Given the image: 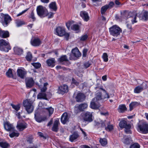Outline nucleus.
Masks as SVG:
<instances>
[{
  "instance_id": "f257e3e1",
  "label": "nucleus",
  "mask_w": 148,
  "mask_h": 148,
  "mask_svg": "<svg viewBox=\"0 0 148 148\" xmlns=\"http://www.w3.org/2000/svg\"><path fill=\"white\" fill-rule=\"evenodd\" d=\"M33 101L30 99H27L23 102V106L28 114L32 113L34 110Z\"/></svg>"
},
{
  "instance_id": "f03ea898",
  "label": "nucleus",
  "mask_w": 148,
  "mask_h": 148,
  "mask_svg": "<svg viewBox=\"0 0 148 148\" xmlns=\"http://www.w3.org/2000/svg\"><path fill=\"white\" fill-rule=\"evenodd\" d=\"M92 113L89 112H86L81 114L80 115V120L83 122H87L88 123L91 122L93 121L92 118Z\"/></svg>"
},
{
  "instance_id": "7ed1b4c3",
  "label": "nucleus",
  "mask_w": 148,
  "mask_h": 148,
  "mask_svg": "<svg viewBox=\"0 0 148 148\" xmlns=\"http://www.w3.org/2000/svg\"><path fill=\"white\" fill-rule=\"evenodd\" d=\"M109 31L111 35L116 37L119 35L122 32V29L116 25H113L110 27Z\"/></svg>"
},
{
  "instance_id": "20e7f679",
  "label": "nucleus",
  "mask_w": 148,
  "mask_h": 148,
  "mask_svg": "<svg viewBox=\"0 0 148 148\" xmlns=\"http://www.w3.org/2000/svg\"><path fill=\"white\" fill-rule=\"evenodd\" d=\"M37 14L41 18L47 16L48 15V11L45 7L42 5L38 6L36 8Z\"/></svg>"
},
{
  "instance_id": "39448f33",
  "label": "nucleus",
  "mask_w": 148,
  "mask_h": 148,
  "mask_svg": "<svg viewBox=\"0 0 148 148\" xmlns=\"http://www.w3.org/2000/svg\"><path fill=\"white\" fill-rule=\"evenodd\" d=\"M11 49V47L8 42L5 40H0V50L5 52H8Z\"/></svg>"
},
{
  "instance_id": "423d86ee",
  "label": "nucleus",
  "mask_w": 148,
  "mask_h": 148,
  "mask_svg": "<svg viewBox=\"0 0 148 148\" xmlns=\"http://www.w3.org/2000/svg\"><path fill=\"white\" fill-rule=\"evenodd\" d=\"M12 20L11 17L8 14H3L0 17V22L5 27L7 26Z\"/></svg>"
},
{
  "instance_id": "0eeeda50",
  "label": "nucleus",
  "mask_w": 148,
  "mask_h": 148,
  "mask_svg": "<svg viewBox=\"0 0 148 148\" xmlns=\"http://www.w3.org/2000/svg\"><path fill=\"white\" fill-rule=\"evenodd\" d=\"M140 131L143 134L148 133V124L145 122H141L138 125Z\"/></svg>"
},
{
  "instance_id": "6e6552de",
  "label": "nucleus",
  "mask_w": 148,
  "mask_h": 148,
  "mask_svg": "<svg viewBox=\"0 0 148 148\" xmlns=\"http://www.w3.org/2000/svg\"><path fill=\"white\" fill-rule=\"evenodd\" d=\"M110 98V96L109 94H105L104 96L102 95V93L100 92H97L95 94V97L92 99V101H95L96 100V101L103 99L106 98L108 99Z\"/></svg>"
},
{
  "instance_id": "1a4fd4ad",
  "label": "nucleus",
  "mask_w": 148,
  "mask_h": 148,
  "mask_svg": "<svg viewBox=\"0 0 148 148\" xmlns=\"http://www.w3.org/2000/svg\"><path fill=\"white\" fill-rule=\"evenodd\" d=\"M71 52L72 54L70 55V59L71 60L74 59V58L72 57L73 56V57L78 58L81 56V54L77 47H76L73 49Z\"/></svg>"
},
{
  "instance_id": "9d476101",
  "label": "nucleus",
  "mask_w": 148,
  "mask_h": 148,
  "mask_svg": "<svg viewBox=\"0 0 148 148\" xmlns=\"http://www.w3.org/2000/svg\"><path fill=\"white\" fill-rule=\"evenodd\" d=\"M147 87V83L143 82L140 86L136 87L134 89V92L135 93H139L143 89L146 88Z\"/></svg>"
},
{
  "instance_id": "9b49d317",
  "label": "nucleus",
  "mask_w": 148,
  "mask_h": 148,
  "mask_svg": "<svg viewBox=\"0 0 148 148\" xmlns=\"http://www.w3.org/2000/svg\"><path fill=\"white\" fill-rule=\"evenodd\" d=\"M27 124L25 122H18L16 127L20 131H22L27 127Z\"/></svg>"
},
{
  "instance_id": "f8f14e48",
  "label": "nucleus",
  "mask_w": 148,
  "mask_h": 148,
  "mask_svg": "<svg viewBox=\"0 0 148 148\" xmlns=\"http://www.w3.org/2000/svg\"><path fill=\"white\" fill-rule=\"evenodd\" d=\"M138 17L140 19L143 21L148 20V12L147 11H143L139 14Z\"/></svg>"
},
{
  "instance_id": "ddd939ff",
  "label": "nucleus",
  "mask_w": 148,
  "mask_h": 148,
  "mask_svg": "<svg viewBox=\"0 0 148 148\" xmlns=\"http://www.w3.org/2000/svg\"><path fill=\"white\" fill-rule=\"evenodd\" d=\"M5 129L8 131H14V127L12 125L8 122H7L4 124Z\"/></svg>"
},
{
  "instance_id": "4468645a",
  "label": "nucleus",
  "mask_w": 148,
  "mask_h": 148,
  "mask_svg": "<svg viewBox=\"0 0 148 148\" xmlns=\"http://www.w3.org/2000/svg\"><path fill=\"white\" fill-rule=\"evenodd\" d=\"M56 34L60 36H63L65 34V31L64 29L60 27H56Z\"/></svg>"
},
{
  "instance_id": "2eb2a0df",
  "label": "nucleus",
  "mask_w": 148,
  "mask_h": 148,
  "mask_svg": "<svg viewBox=\"0 0 148 148\" xmlns=\"http://www.w3.org/2000/svg\"><path fill=\"white\" fill-rule=\"evenodd\" d=\"M119 125L121 128H129L131 127V125L129 123H128L125 120H122L119 123Z\"/></svg>"
},
{
  "instance_id": "dca6fc26",
  "label": "nucleus",
  "mask_w": 148,
  "mask_h": 148,
  "mask_svg": "<svg viewBox=\"0 0 148 148\" xmlns=\"http://www.w3.org/2000/svg\"><path fill=\"white\" fill-rule=\"evenodd\" d=\"M80 16L85 21H88L89 20V16L88 13L85 11L80 12Z\"/></svg>"
},
{
  "instance_id": "f3484780",
  "label": "nucleus",
  "mask_w": 148,
  "mask_h": 148,
  "mask_svg": "<svg viewBox=\"0 0 148 148\" xmlns=\"http://www.w3.org/2000/svg\"><path fill=\"white\" fill-rule=\"evenodd\" d=\"M76 101L77 102H82L85 99V95L82 93L78 94L75 97Z\"/></svg>"
},
{
  "instance_id": "a211bd4d",
  "label": "nucleus",
  "mask_w": 148,
  "mask_h": 148,
  "mask_svg": "<svg viewBox=\"0 0 148 148\" xmlns=\"http://www.w3.org/2000/svg\"><path fill=\"white\" fill-rule=\"evenodd\" d=\"M31 43L32 46H39L41 44V42L39 38H37L32 40H31Z\"/></svg>"
},
{
  "instance_id": "6ab92c4d",
  "label": "nucleus",
  "mask_w": 148,
  "mask_h": 148,
  "mask_svg": "<svg viewBox=\"0 0 148 148\" xmlns=\"http://www.w3.org/2000/svg\"><path fill=\"white\" fill-rule=\"evenodd\" d=\"M17 75L21 79H24L26 77V72L21 69H18L17 70Z\"/></svg>"
},
{
  "instance_id": "aec40b11",
  "label": "nucleus",
  "mask_w": 148,
  "mask_h": 148,
  "mask_svg": "<svg viewBox=\"0 0 148 148\" xmlns=\"http://www.w3.org/2000/svg\"><path fill=\"white\" fill-rule=\"evenodd\" d=\"M69 118L66 112H64L62 115L61 118V121L63 124H65L69 121Z\"/></svg>"
},
{
  "instance_id": "412c9836",
  "label": "nucleus",
  "mask_w": 148,
  "mask_h": 148,
  "mask_svg": "<svg viewBox=\"0 0 148 148\" xmlns=\"http://www.w3.org/2000/svg\"><path fill=\"white\" fill-rule=\"evenodd\" d=\"M34 118L36 121L39 123L44 121L46 119V117L45 116H36V114H34Z\"/></svg>"
},
{
  "instance_id": "4be33fe9",
  "label": "nucleus",
  "mask_w": 148,
  "mask_h": 148,
  "mask_svg": "<svg viewBox=\"0 0 148 148\" xmlns=\"http://www.w3.org/2000/svg\"><path fill=\"white\" fill-rule=\"evenodd\" d=\"M46 62L48 66L53 67L55 65L56 61L54 58H51L47 60Z\"/></svg>"
},
{
  "instance_id": "5701e85b",
  "label": "nucleus",
  "mask_w": 148,
  "mask_h": 148,
  "mask_svg": "<svg viewBox=\"0 0 148 148\" xmlns=\"http://www.w3.org/2000/svg\"><path fill=\"white\" fill-rule=\"evenodd\" d=\"M59 91H60L61 94H63L67 92L68 91V86L66 85H63L59 87Z\"/></svg>"
},
{
  "instance_id": "b1692460",
  "label": "nucleus",
  "mask_w": 148,
  "mask_h": 148,
  "mask_svg": "<svg viewBox=\"0 0 148 148\" xmlns=\"http://www.w3.org/2000/svg\"><path fill=\"white\" fill-rule=\"evenodd\" d=\"M9 36V32L8 31H3L0 29V37L3 38H5Z\"/></svg>"
},
{
  "instance_id": "393cba45",
  "label": "nucleus",
  "mask_w": 148,
  "mask_h": 148,
  "mask_svg": "<svg viewBox=\"0 0 148 148\" xmlns=\"http://www.w3.org/2000/svg\"><path fill=\"white\" fill-rule=\"evenodd\" d=\"M59 121L58 120L55 121L53 126L52 128V130L54 132H58L59 129L58 125Z\"/></svg>"
},
{
  "instance_id": "a878e982",
  "label": "nucleus",
  "mask_w": 148,
  "mask_h": 148,
  "mask_svg": "<svg viewBox=\"0 0 148 148\" xmlns=\"http://www.w3.org/2000/svg\"><path fill=\"white\" fill-rule=\"evenodd\" d=\"M34 81L32 78L28 79L26 82V84L27 87L31 88L34 84Z\"/></svg>"
},
{
  "instance_id": "bb28decb",
  "label": "nucleus",
  "mask_w": 148,
  "mask_h": 148,
  "mask_svg": "<svg viewBox=\"0 0 148 148\" xmlns=\"http://www.w3.org/2000/svg\"><path fill=\"white\" fill-rule=\"evenodd\" d=\"M38 99H44L46 100H48V99L47 97V95L45 92H41L39 93L37 96Z\"/></svg>"
},
{
  "instance_id": "cd10ccee",
  "label": "nucleus",
  "mask_w": 148,
  "mask_h": 148,
  "mask_svg": "<svg viewBox=\"0 0 148 148\" xmlns=\"http://www.w3.org/2000/svg\"><path fill=\"white\" fill-rule=\"evenodd\" d=\"M14 50L15 53L18 55H21L23 53V51L21 48L16 47L14 48Z\"/></svg>"
},
{
  "instance_id": "c85d7f7f",
  "label": "nucleus",
  "mask_w": 148,
  "mask_h": 148,
  "mask_svg": "<svg viewBox=\"0 0 148 148\" xmlns=\"http://www.w3.org/2000/svg\"><path fill=\"white\" fill-rule=\"evenodd\" d=\"M88 106V105L87 103H82L79 105V108L80 111H83L84 110L86 109L87 108Z\"/></svg>"
},
{
  "instance_id": "c756f323",
  "label": "nucleus",
  "mask_w": 148,
  "mask_h": 148,
  "mask_svg": "<svg viewBox=\"0 0 148 148\" xmlns=\"http://www.w3.org/2000/svg\"><path fill=\"white\" fill-rule=\"evenodd\" d=\"M139 105V103L137 102H133L131 103L129 105L130 110V111L132 110L133 108Z\"/></svg>"
},
{
  "instance_id": "7c9ffc66",
  "label": "nucleus",
  "mask_w": 148,
  "mask_h": 148,
  "mask_svg": "<svg viewBox=\"0 0 148 148\" xmlns=\"http://www.w3.org/2000/svg\"><path fill=\"white\" fill-rule=\"evenodd\" d=\"M49 7L51 9L55 11H56L57 9V5L55 2H53L50 3L49 5Z\"/></svg>"
},
{
  "instance_id": "2f4dec72",
  "label": "nucleus",
  "mask_w": 148,
  "mask_h": 148,
  "mask_svg": "<svg viewBox=\"0 0 148 148\" xmlns=\"http://www.w3.org/2000/svg\"><path fill=\"white\" fill-rule=\"evenodd\" d=\"M96 101L95 100V101H92L91 102L90 106L91 108L95 109H97L98 108L99 106L95 103V102Z\"/></svg>"
},
{
  "instance_id": "473e14b6",
  "label": "nucleus",
  "mask_w": 148,
  "mask_h": 148,
  "mask_svg": "<svg viewBox=\"0 0 148 148\" xmlns=\"http://www.w3.org/2000/svg\"><path fill=\"white\" fill-rule=\"evenodd\" d=\"M79 136L78 134L76 133H74L71 135L70 137V140L72 142L76 139Z\"/></svg>"
},
{
  "instance_id": "72a5a7b5",
  "label": "nucleus",
  "mask_w": 148,
  "mask_h": 148,
  "mask_svg": "<svg viewBox=\"0 0 148 148\" xmlns=\"http://www.w3.org/2000/svg\"><path fill=\"white\" fill-rule=\"evenodd\" d=\"M10 146L9 144L6 142H0V147L2 148H8Z\"/></svg>"
},
{
  "instance_id": "f704fd0d",
  "label": "nucleus",
  "mask_w": 148,
  "mask_h": 148,
  "mask_svg": "<svg viewBox=\"0 0 148 148\" xmlns=\"http://www.w3.org/2000/svg\"><path fill=\"white\" fill-rule=\"evenodd\" d=\"M107 127H105V129L106 130L110 131L113 130V126L110 124V122L109 121H108L107 123Z\"/></svg>"
},
{
  "instance_id": "c9c22d12",
  "label": "nucleus",
  "mask_w": 148,
  "mask_h": 148,
  "mask_svg": "<svg viewBox=\"0 0 148 148\" xmlns=\"http://www.w3.org/2000/svg\"><path fill=\"white\" fill-rule=\"evenodd\" d=\"M126 109L127 108L125 105H120L119 106V111L120 112H123L124 111L126 110Z\"/></svg>"
},
{
  "instance_id": "e433bc0d",
  "label": "nucleus",
  "mask_w": 148,
  "mask_h": 148,
  "mask_svg": "<svg viewBox=\"0 0 148 148\" xmlns=\"http://www.w3.org/2000/svg\"><path fill=\"white\" fill-rule=\"evenodd\" d=\"M108 8H109L108 6L107 5L102 7L101 9V14H104Z\"/></svg>"
},
{
  "instance_id": "4c0bfd02",
  "label": "nucleus",
  "mask_w": 148,
  "mask_h": 148,
  "mask_svg": "<svg viewBox=\"0 0 148 148\" xmlns=\"http://www.w3.org/2000/svg\"><path fill=\"white\" fill-rule=\"evenodd\" d=\"M131 138H124L122 139V141L125 144L129 145L130 143Z\"/></svg>"
},
{
  "instance_id": "58836bf2",
  "label": "nucleus",
  "mask_w": 148,
  "mask_h": 148,
  "mask_svg": "<svg viewBox=\"0 0 148 148\" xmlns=\"http://www.w3.org/2000/svg\"><path fill=\"white\" fill-rule=\"evenodd\" d=\"M58 60L60 62H62L64 61H67L68 60L66 55L62 56L61 57L59 58Z\"/></svg>"
},
{
  "instance_id": "ea45409f",
  "label": "nucleus",
  "mask_w": 148,
  "mask_h": 148,
  "mask_svg": "<svg viewBox=\"0 0 148 148\" xmlns=\"http://www.w3.org/2000/svg\"><path fill=\"white\" fill-rule=\"evenodd\" d=\"M12 133H10L9 136L11 138H13L14 137H18L19 135V134L17 132L13 131Z\"/></svg>"
},
{
  "instance_id": "a19ab883",
  "label": "nucleus",
  "mask_w": 148,
  "mask_h": 148,
  "mask_svg": "<svg viewBox=\"0 0 148 148\" xmlns=\"http://www.w3.org/2000/svg\"><path fill=\"white\" fill-rule=\"evenodd\" d=\"M17 27H18L24 24V22L21 20H16L15 21Z\"/></svg>"
},
{
  "instance_id": "79ce46f5",
  "label": "nucleus",
  "mask_w": 148,
  "mask_h": 148,
  "mask_svg": "<svg viewBox=\"0 0 148 148\" xmlns=\"http://www.w3.org/2000/svg\"><path fill=\"white\" fill-rule=\"evenodd\" d=\"M10 105L12 106V108L15 110L16 111H18L20 108L21 106L20 104L15 105L13 104H11Z\"/></svg>"
},
{
  "instance_id": "37998d69",
  "label": "nucleus",
  "mask_w": 148,
  "mask_h": 148,
  "mask_svg": "<svg viewBox=\"0 0 148 148\" xmlns=\"http://www.w3.org/2000/svg\"><path fill=\"white\" fill-rule=\"evenodd\" d=\"M6 75L9 77H13V75L12 70L11 69H9L8 71L6 72Z\"/></svg>"
},
{
  "instance_id": "c03bdc74",
  "label": "nucleus",
  "mask_w": 148,
  "mask_h": 148,
  "mask_svg": "<svg viewBox=\"0 0 148 148\" xmlns=\"http://www.w3.org/2000/svg\"><path fill=\"white\" fill-rule=\"evenodd\" d=\"M32 58V55L29 52L27 53V55L26 56V58L27 61H30L31 60Z\"/></svg>"
},
{
  "instance_id": "a18cd8bd",
  "label": "nucleus",
  "mask_w": 148,
  "mask_h": 148,
  "mask_svg": "<svg viewBox=\"0 0 148 148\" xmlns=\"http://www.w3.org/2000/svg\"><path fill=\"white\" fill-rule=\"evenodd\" d=\"M99 141L100 143L103 146H105L107 144V140L106 138L100 139Z\"/></svg>"
},
{
  "instance_id": "49530a36",
  "label": "nucleus",
  "mask_w": 148,
  "mask_h": 148,
  "mask_svg": "<svg viewBox=\"0 0 148 148\" xmlns=\"http://www.w3.org/2000/svg\"><path fill=\"white\" fill-rule=\"evenodd\" d=\"M108 56L107 53H104L103 54L102 58L103 59L104 62H106L108 61Z\"/></svg>"
},
{
  "instance_id": "de8ad7c7",
  "label": "nucleus",
  "mask_w": 148,
  "mask_h": 148,
  "mask_svg": "<svg viewBox=\"0 0 148 148\" xmlns=\"http://www.w3.org/2000/svg\"><path fill=\"white\" fill-rule=\"evenodd\" d=\"M29 17L32 18V19L33 21H34L36 20V18L35 17L34 14V13L33 10H32V11L31 13L29 16Z\"/></svg>"
},
{
  "instance_id": "09e8293b",
  "label": "nucleus",
  "mask_w": 148,
  "mask_h": 148,
  "mask_svg": "<svg viewBox=\"0 0 148 148\" xmlns=\"http://www.w3.org/2000/svg\"><path fill=\"white\" fill-rule=\"evenodd\" d=\"M91 64L90 62L88 61L84 62V63L83 65L84 67L86 69L89 67L91 65Z\"/></svg>"
},
{
  "instance_id": "8fccbe9b",
  "label": "nucleus",
  "mask_w": 148,
  "mask_h": 148,
  "mask_svg": "<svg viewBox=\"0 0 148 148\" xmlns=\"http://www.w3.org/2000/svg\"><path fill=\"white\" fill-rule=\"evenodd\" d=\"M33 137L32 136H30L27 138V141L29 144H31L33 142Z\"/></svg>"
},
{
  "instance_id": "3c124183",
  "label": "nucleus",
  "mask_w": 148,
  "mask_h": 148,
  "mask_svg": "<svg viewBox=\"0 0 148 148\" xmlns=\"http://www.w3.org/2000/svg\"><path fill=\"white\" fill-rule=\"evenodd\" d=\"M88 36L86 34H85L82 36L80 38V40L82 41H84L88 38Z\"/></svg>"
},
{
  "instance_id": "603ef678",
  "label": "nucleus",
  "mask_w": 148,
  "mask_h": 148,
  "mask_svg": "<svg viewBox=\"0 0 148 148\" xmlns=\"http://www.w3.org/2000/svg\"><path fill=\"white\" fill-rule=\"evenodd\" d=\"M46 109L48 111L50 115L52 114L54 111L53 108L51 107L47 108Z\"/></svg>"
},
{
  "instance_id": "864d4df0",
  "label": "nucleus",
  "mask_w": 148,
  "mask_h": 148,
  "mask_svg": "<svg viewBox=\"0 0 148 148\" xmlns=\"http://www.w3.org/2000/svg\"><path fill=\"white\" fill-rule=\"evenodd\" d=\"M108 121H105L104 122H101L100 123V127L101 128H103L106 127V126L107 125V123Z\"/></svg>"
},
{
  "instance_id": "5fc2aeb1",
  "label": "nucleus",
  "mask_w": 148,
  "mask_h": 148,
  "mask_svg": "<svg viewBox=\"0 0 148 148\" xmlns=\"http://www.w3.org/2000/svg\"><path fill=\"white\" fill-rule=\"evenodd\" d=\"M32 65L36 69L39 68L41 66V64L39 63H33L32 64Z\"/></svg>"
},
{
  "instance_id": "6e6d98bb",
  "label": "nucleus",
  "mask_w": 148,
  "mask_h": 148,
  "mask_svg": "<svg viewBox=\"0 0 148 148\" xmlns=\"http://www.w3.org/2000/svg\"><path fill=\"white\" fill-rule=\"evenodd\" d=\"M71 29L73 30L76 31L78 29L79 26L78 25H73L71 27Z\"/></svg>"
},
{
  "instance_id": "4d7b16f0",
  "label": "nucleus",
  "mask_w": 148,
  "mask_h": 148,
  "mask_svg": "<svg viewBox=\"0 0 148 148\" xmlns=\"http://www.w3.org/2000/svg\"><path fill=\"white\" fill-rule=\"evenodd\" d=\"M130 19L132 24H134V23L137 22L136 20V15L135 16L134 18L131 17Z\"/></svg>"
},
{
  "instance_id": "13d9d810",
  "label": "nucleus",
  "mask_w": 148,
  "mask_h": 148,
  "mask_svg": "<svg viewBox=\"0 0 148 148\" xmlns=\"http://www.w3.org/2000/svg\"><path fill=\"white\" fill-rule=\"evenodd\" d=\"M140 145L137 143H134L131 145L130 148H139Z\"/></svg>"
},
{
  "instance_id": "bf43d9fd",
  "label": "nucleus",
  "mask_w": 148,
  "mask_h": 148,
  "mask_svg": "<svg viewBox=\"0 0 148 148\" xmlns=\"http://www.w3.org/2000/svg\"><path fill=\"white\" fill-rule=\"evenodd\" d=\"M126 26L127 28L129 29L130 32L131 33L132 32L133 29L132 27L131 24L129 23H127Z\"/></svg>"
},
{
  "instance_id": "052dcab7",
  "label": "nucleus",
  "mask_w": 148,
  "mask_h": 148,
  "mask_svg": "<svg viewBox=\"0 0 148 148\" xmlns=\"http://www.w3.org/2000/svg\"><path fill=\"white\" fill-rule=\"evenodd\" d=\"M88 50L87 49H84L83 51V57H85L87 56V53Z\"/></svg>"
},
{
  "instance_id": "680f3d73",
  "label": "nucleus",
  "mask_w": 148,
  "mask_h": 148,
  "mask_svg": "<svg viewBox=\"0 0 148 148\" xmlns=\"http://www.w3.org/2000/svg\"><path fill=\"white\" fill-rule=\"evenodd\" d=\"M72 83L76 86H78L79 83L76 81L74 78L72 79Z\"/></svg>"
},
{
  "instance_id": "e2e57ef3",
  "label": "nucleus",
  "mask_w": 148,
  "mask_h": 148,
  "mask_svg": "<svg viewBox=\"0 0 148 148\" xmlns=\"http://www.w3.org/2000/svg\"><path fill=\"white\" fill-rule=\"evenodd\" d=\"M131 127L129 128H125V132L127 134H131V131L130 130V129Z\"/></svg>"
},
{
  "instance_id": "0e129e2a",
  "label": "nucleus",
  "mask_w": 148,
  "mask_h": 148,
  "mask_svg": "<svg viewBox=\"0 0 148 148\" xmlns=\"http://www.w3.org/2000/svg\"><path fill=\"white\" fill-rule=\"evenodd\" d=\"M74 111L75 113H77L78 112H79L80 111V110H79L78 106H75L74 108Z\"/></svg>"
},
{
  "instance_id": "69168bd1",
  "label": "nucleus",
  "mask_w": 148,
  "mask_h": 148,
  "mask_svg": "<svg viewBox=\"0 0 148 148\" xmlns=\"http://www.w3.org/2000/svg\"><path fill=\"white\" fill-rule=\"evenodd\" d=\"M38 134L40 137L44 139H46V138L44 136L43 133L41 132H38Z\"/></svg>"
},
{
  "instance_id": "338daca9",
  "label": "nucleus",
  "mask_w": 148,
  "mask_h": 148,
  "mask_svg": "<svg viewBox=\"0 0 148 148\" xmlns=\"http://www.w3.org/2000/svg\"><path fill=\"white\" fill-rule=\"evenodd\" d=\"M114 3L113 2L111 1L109 3V4L108 5V6L109 8H111L114 6Z\"/></svg>"
},
{
  "instance_id": "774afa93",
  "label": "nucleus",
  "mask_w": 148,
  "mask_h": 148,
  "mask_svg": "<svg viewBox=\"0 0 148 148\" xmlns=\"http://www.w3.org/2000/svg\"><path fill=\"white\" fill-rule=\"evenodd\" d=\"M54 13H53L50 12L49 13L48 12V15L47 16H48V18H52L53 17Z\"/></svg>"
}]
</instances>
